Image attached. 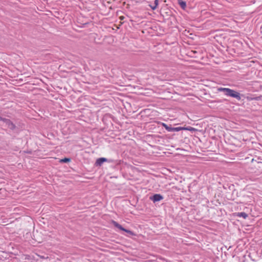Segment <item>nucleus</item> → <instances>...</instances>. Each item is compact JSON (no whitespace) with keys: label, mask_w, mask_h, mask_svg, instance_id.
<instances>
[{"label":"nucleus","mask_w":262,"mask_h":262,"mask_svg":"<svg viewBox=\"0 0 262 262\" xmlns=\"http://www.w3.org/2000/svg\"><path fill=\"white\" fill-rule=\"evenodd\" d=\"M218 91L223 92L226 96L236 98L238 100L241 99L240 94L233 90L229 88H218Z\"/></svg>","instance_id":"nucleus-1"},{"label":"nucleus","mask_w":262,"mask_h":262,"mask_svg":"<svg viewBox=\"0 0 262 262\" xmlns=\"http://www.w3.org/2000/svg\"><path fill=\"white\" fill-rule=\"evenodd\" d=\"M5 123L7 127L11 130H14L16 128V125L10 119H7L5 120Z\"/></svg>","instance_id":"nucleus-2"},{"label":"nucleus","mask_w":262,"mask_h":262,"mask_svg":"<svg viewBox=\"0 0 262 262\" xmlns=\"http://www.w3.org/2000/svg\"><path fill=\"white\" fill-rule=\"evenodd\" d=\"M182 130L193 131L195 129L193 127L189 126V127H173V132H179Z\"/></svg>","instance_id":"nucleus-3"},{"label":"nucleus","mask_w":262,"mask_h":262,"mask_svg":"<svg viewBox=\"0 0 262 262\" xmlns=\"http://www.w3.org/2000/svg\"><path fill=\"white\" fill-rule=\"evenodd\" d=\"M163 197L160 194H155L153 196L150 198V199L154 203L159 202L162 200Z\"/></svg>","instance_id":"nucleus-4"},{"label":"nucleus","mask_w":262,"mask_h":262,"mask_svg":"<svg viewBox=\"0 0 262 262\" xmlns=\"http://www.w3.org/2000/svg\"><path fill=\"white\" fill-rule=\"evenodd\" d=\"M112 223L114 225V226L115 227H116V228L119 229L120 230H122V231H124L127 233H129L130 234H131V231L129 230H127V229H125V228H124L121 225H120L119 223H118L117 222L114 221H112Z\"/></svg>","instance_id":"nucleus-5"},{"label":"nucleus","mask_w":262,"mask_h":262,"mask_svg":"<svg viewBox=\"0 0 262 262\" xmlns=\"http://www.w3.org/2000/svg\"><path fill=\"white\" fill-rule=\"evenodd\" d=\"M107 161V159L105 158H100L97 159L95 162V165L100 166L104 162Z\"/></svg>","instance_id":"nucleus-6"},{"label":"nucleus","mask_w":262,"mask_h":262,"mask_svg":"<svg viewBox=\"0 0 262 262\" xmlns=\"http://www.w3.org/2000/svg\"><path fill=\"white\" fill-rule=\"evenodd\" d=\"M161 125L165 128L166 130H167L169 132H173V127L168 126L165 123H161Z\"/></svg>","instance_id":"nucleus-7"},{"label":"nucleus","mask_w":262,"mask_h":262,"mask_svg":"<svg viewBox=\"0 0 262 262\" xmlns=\"http://www.w3.org/2000/svg\"><path fill=\"white\" fill-rule=\"evenodd\" d=\"M237 216L246 219L248 217V214L245 212H242L237 213Z\"/></svg>","instance_id":"nucleus-8"},{"label":"nucleus","mask_w":262,"mask_h":262,"mask_svg":"<svg viewBox=\"0 0 262 262\" xmlns=\"http://www.w3.org/2000/svg\"><path fill=\"white\" fill-rule=\"evenodd\" d=\"M179 4L183 9H185L186 7V3L182 0H179Z\"/></svg>","instance_id":"nucleus-9"},{"label":"nucleus","mask_w":262,"mask_h":262,"mask_svg":"<svg viewBox=\"0 0 262 262\" xmlns=\"http://www.w3.org/2000/svg\"><path fill=\"white\" fill-rule=\"evenodd\" d=\"M71 161V159L69 158H64L60 160V163H68Z\"/></svg>","instance_id":"nucleus-10"},{"label":"nucleus","mask_w":262,"mask_h":262,"mask_svg":"<svg viewBox=\"0 0 262 262\" xmlns=\"http://www.w3.org/2000/svg\"><path fill=\"white\" fill-rule=\"evenodd\" d=\"M36 255L38 257H39L41 259H48L49 258V257L48 256L47 254H44V255H40L39 254H36Z\"/></svg>","instance_id":"nucleus-11"},{"label":"nucleus","mask_w":262,"mask_h":262,"mask_svg":"<svg viewBox=\"0 0 262 262\" xmlns=\"http://www.w3.org/2000/svg\"><path fill=\"white\" fill-rule=\"evenodd\" d=\"M149 6L152 10H155L157 7L154 4L153 5H150Z\"/></svg>","instance_id":"nucleus-12"},{"label":"nucleus","mask_w":262,"mask_h":262,"mask_svg":"<svg viewBox=\"0 0 262 262\" xmlns=\"http://www.w3.org/2000/svg\"><path fill=\"white\" fill-rule=\"evenodd\" d=\"M7 118H3L2 117H1L0 116V121H3L4 122H5V120H6Z\"/></svg>","instance_id":"nucleus-13"},{"label":"nucleus","mask_w":262,"mask_h":262,"mask_svg":"<svg viewBox=\"0 0 262 262\" xmlns=\"http://www.w3.org/2000/svg\"><path fill=\"white\" fill-rule=\"evenodd\" d=\"M158 4H159V1H158V0H155V1H154V4H155V5H156V6H158Z\"/></svg>","instance_id":"nucleus-14"},{"label":"nucleus","mask_w":262,"mask_h":262,"mask_svg":"<svg viewBox=\"0 0 262 262\" xmlns=\"http://www.w3.org/2000/svg\"><path fill=\"white\" fill-rule=\"evenodd\" d=\"M251 99L252 100H253V99L258 100V98H252Z\"/></svg>","instance_id":"nucleus-15"},{"label":"nucleus","mask_w":262,"mask_h":262,"mask_svg":"<svg viewBox=\"0 0 262 262\" xmlns=\"http://www.w3.org/2000/svg\"><path fill=\"white\" fill-rule=\"evenodd\" d=\"M120 18H121V19H122L123 18V16H121V17H120Z\"/></svg>","instance_id":"nucleus-16"}]
</instances>
